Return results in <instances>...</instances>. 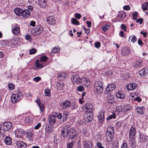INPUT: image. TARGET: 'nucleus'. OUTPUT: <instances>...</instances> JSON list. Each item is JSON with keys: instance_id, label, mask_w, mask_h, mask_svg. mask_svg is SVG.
<instances>
[{"instance_id": "obj_1", "label": "nucleus", "mask_w": 148, "mask_h": 148, "mask_svg": "<svg viewBox=\"0 0 148 148\" xmlns=\"http://www.w3.org/2000/svg\"><path fill=\"white\" fill-rule=\"evenodd\" d=\"M61 132V135L63 137H65L68 136L69 138L71 139H73L76 134L75 130L71 128L69 125H68L62 127Z\"/></svg>"}, {"instance_id": "obj_2", "label": "nucleus", "mask_w": 148, "mask_h": 148, "mask_svg": "<svg viewBox=\"0 0 148 148\" xmlns=\"http://www.w3.org/2000/svg\"><path fill=\"white\" fill-rule=\"evenodd\" d=\"M114 129L112 127H108L107 129L106 137V139L108 142H111L113 138Z\"/></svg>"}, {"instance_id": "obj_3", "label": "nucleus", "mask_w": 148, "mask_h": 148, "mask_svg": "<svg viewBox=\"0 0 148 148\" xmlns=\"http://www.w3.org/2000/svg\"><path fill=\"white\" fill-rule=\"evenodd\" d=\"M83 108L84 110L86 109V112H93L94 110V108L93 106L90 103H85L83 106Z\"/></svg>"}, {"instance_id": "obj_4", "label": "nucleus", "mask_w": 148, "mask_h": 148, "mask_svg": "<svg viewBox=\"0 0 148 148\" xmlns=\"http://www.w3.org/2000/svg\"><path fill=\"white\" fill-rule=\"evenodd\" d=\"M71 79L73 83H76L77 84H81L83 81L82 79L77 74L72 75L71 77Z\"/></svg>"}, {"instance_id": "obj_5", "label": "nucleus", "mask_w": 148, "mask_h": 148, "mask_svg": "<svg viewBox=\"0 0 148 148\" xmlns=\"http://www.w3.org/2000/svg\"><path fill=\"white\" fill-rule=\"evenodd\" d=\"M84 118L86 122H90L93 119V112H86L84 115Z\"/></svg>"}, {"instance_id": "obj_6", "label": "nucleus", "mask_w": 148, "mask_h": 148, "mask_svg": "<svg viewBox=\"0 0 148 148\" xmlns=\"http://www.w3.org/2000/svg\"><path fill=\"white\" fill-rule=\"evenodd\" d=\"M21 99L20 96L16 94H13L11 97V100L13 103H15Z\"/></svg>"}, {"instance_id": "obj_7", "label": "nucleus", "mask_w": 148, "mask_h": 148, "mask_svg": "<svg viewBox=\"0 0 148 148\" xmlns=\"http://www.w3.org/2000/svg\"><path fill=\"white\" fill-rule=\"evenodd\" d=\"M71 105V102L68 100H66L61 103L60 106L63 109L68 108Z\"/></svg>"}, {"instance_id": "obj_8", "label": "nucleus", "mask_w": 148, "mask_h": 148, "mask_svg": "<svg viewBox=\"0 0 148 148\" xmlns=\"http://www.w3.org/2000/svg\"><path fill=\"white\" fill-rule=\"evenodd\" d=\"M24 131L21 129H17L15 132V136L18 138H22L24 135Z\"/></svg>"}, {"instance_id": "obj_9", "label": "nucleus", "mask_w": 148, "mask_h": 148, "mask_svg": "<svg viewBox=\"0 0 148 148\" xmlns=\"http://www.w3.org/2000/svg\"><path fill=\"white\" fill-rule=\"evenodd\" d=\"M147 137L144 134H139L138 136V141L140 142H145L147 140Z\"/></svg>"}, {"instance_id": "obj_10", "label": "nucleus", "mask_w": 148, "mask_h": 148, "mask_svg": "<svg viewBox=\"0 0 148 148\" xmlns=\"http://www.w3.org/2000/svg\"><path fill=\"white\" fill-rule=\"evenodd\" d=\"M139 74L142 77H145L148 75V69L143 68L140 70Z\"/></svg>"}, {"instance_id": "obj_11", "label": "nucleus", "mask_w": 148, "mask_h": 148, "mask_svg": "<svg viewBox=\"0 0 148 148\" xmlns=\"http://www.w3.org/2000/svg\"><path fill=\"white\" fill-rule=\"evenodd\" d=\"M15 144L16 145L20 148H25L27 146L25 143L21 140L16 141L15 142Z\"/></svg>"}, {"instance_id": "obj_12", "label": "nucleus", "mask_w": 148, "mask_h": 148, "mask_svg": "<svg viewBox=\"0 0 148 148\" xmlns=\"http://www.w3.org/2000/svg\"><path fill=\"white\" fill-rule=\"evenodd\" d=\"M83 143L84 148H92L93 146V144L90 141L84 140L83 141Z\"/></svg>"}, {"instance_id": "obj_13", "label": "nucleus", "mask_w": 148, "mask_h": 148, "mask_svg": "<svg viewBox=\"0 0 148 148\" xmlns=\"http://www.w3.org/2000/svg\"><path fill=\"white\" fill-rule=\"evenodd\" d=\"M2 127L3 129H5L7 131H8L11 128L12 124L10 122H6L4 123Z\"/></svg>"}, {"instance_id": "obj_14", "label": "nucleus", "mask_w": 148, "mask_h": 148, "mask_svg": "<svg viewBox=\"0 0 148 148\" xmlns=\"http://www.w3.org/2000/svg\"><path fill=\"white\" fill-rule=\"evenodd\" d=\"M44 30L43 27L40 25H38L34 29V31L37 34H39L41 33Z\"/></svg>"}, {"instance_id": "obj_15", "label": "nucleus", "mask_w": 148, "mask_h": 148, "mask_svg": "<svg viewBox=\"0 0 148 148\" xmlns=\"http://www.w3.org/2000/svg\"><path fill=\"white\" fill-rule=\"evenodd\" d=\"M137 86V84L135 83H131L127 85L126 88L128 90H133L136 88Z\"/></svg>"}, {"instance_id": "obj_16", "label": "nucleus", "mask_w": 148, "mask_h": 148, "mask_svg": "<svg viewBox=\"0 0 148 148\" xmlns=\"http://www.w3.org/2000/svg\"><path fill=\"white\" fill-rule=\"evenodd\" d=\"M46 21L49 24H53L55 23V17L52 16L48 17L47 18Z\"/></svg>"}, {"instance_id": "obj_17", "label": "nucleus", "mask_w": 148, "mask_h": 148, "mask_svg": "<svg viewBox=\"0 0 148 148\" xmlns=\"http://www.w3.org/2000/svg\"><path fill=\"white\" fill-rule=\"evenodd\" d=\"M116 87L113 84L108 85L107 87L106 90V93H109V92L114 90Z\"/></svg>"}, {"instance_id": "obj_18", "label": "nucleus", "mask_w": 148, "mask_h": 148, "mask_svg": "<svg viewBox=\"0 0 148 148\" xmlns=\"http://www.w3.org/2000/svg\"><path fill=\"white\" fill-rule=\"evenodd\" d=\"M122 55L125 56L129 55L130 53V49L128 47H124L121 51Z\"/></svg>"}, {"instance_id": "obj_19", "label": "nucleus", "mask_w": 148, "mask_h": 148, "mask_svg": "<svg viewBox=\"0 0 148 148\" xmlns=\"http://www.w3.org/2000/svg\"><path fill=\"white\" fill-rule=\"evenodd\" d=\"M38 4L42 8H45L47 6V3L46 0H38Z\"/></svg>"}, {"instance_id": "obj_20", "label": "nucleus", "mask_w": 148, "mask_h": 148, "mask_svg": "<svg viewBox=\"0 0 148 148\" xmlns=\"http://www.w3.org/2000/svg\"><path fill=\"white\" fill-rule=\"evenodd\" d=\"M129 143L131 145L134 147L136 145V141L134 136H129Z\"/></svg>"}, {"instance_id": "obj_21", "label": "nucleus", "mask_w": 148, "mask_h": 148, "mask_svg": "<svg viewBox=\"0 0 148 148\" xmlns=\"http://www.w3.org/2000/svg\"><path fill=\"white\" fill-rule=\"evenodd\" d=\"M104 118V113L103 111H101L98 116V121L99 123H101Z\"/></svg>"}, {"instance_id": "obj_22", "label": "nucleus", "mask_w": 148, "mask_h": 148, "mask_svg": "<svg viewBox=\"0 0 148 148\" xmlns=\"http://www.w3.org/2000/svg\"><path fill=\"white\" fill-rule=\"evenodd\" d=\"M48 120L50 124H53L56 122L55 116L53 115L49 116L48 117Z\"/></svg>"}, {"instance_id": "obj_23", "label": "nucleus", "mask_w": 148, "mask_h": 148, "mask_svg": "<svg viewBox=\"0 0 148 148\" xmlns=\"http://www.w3.org/2000/svg\"><path fill=\"white\" fill-rule=\"evenodd\" d=\"M31 15L30 12L28 10H23L22 16L25 18H28Z\"/></svg>"}, {"instance_id": "obj_24", "label": "nucleus", "mask_w": 148, "mask_h": 148, "mask_svg": "<svg viewBox=\"0 0 148 148\" xmlns=\"http://www.w3.org/2000/svg\"><path fill=\"white\" fill-rule=\"evenodd\" d=\"M116 96L117 98L120 99H123L125 97L124 92L122 91H119L116 93Z\"/></svg>"}, {"instance_id": "obj_25", "label": "nucleus", "mask_w": 148, "mask_h": 148, "mask_svg": "<svg viewBox=\"0 0 148 148\" xmlns=\"http://www.w3.org/2000/svg\"><path fill=\"white\" fill-rule=\"evenodd\" d=\"M14 12L17 15L22 16L23 10L19 8H17L14 9Z\"/></svg>"}, {"instance_id": "obj_26", "label": "nucleus", "mask_w": 148, "mask_h": 148, "mask_svg": "<svg viewBox=\"0 0 148 148\" xmlns=\"http://www.w3.org/2000/svg\"><path fill=\"white\" fill-rule=\"evenodd\" d=\"M13 34L15 35H18L20 32V28L18 27H14L12 29Z\"/></svg>"}, {"instance_id": "obj_27", "label": "nucleus", "mask_w": 148, "mask_h": 148, "mask_svg": "<svg viewBox=\"0 0 148 148\" xmlns=\"http://www.w3.org/2000/svg\"><path fill=\"white\" fill-rule=\"evenodd\" d=\"M136 133V131L135 128L131 127L129 131V136H135Z\"/></svg>"}, {"instance_id": "obj_28", "label": "nucleus", "mask_w": 148, "mask_h": 148, "mask_svg": "<svg viewBox=\"0 0 148 148\" xmlns=\"http://www.w3.org/2000/svg\"><path fill=\"white\" fill-rule=\"evenodd\" d=\"M35 65L37 68H42L43 67L41 61L38 59L36 61Z\"/></svg>"}, {"instance_id": "obj_29", "label": "nucleus", "mask_w": 148, "mask_h": 148, "mask_svg": "<svg viewBox=\"0 0 148 148\" xmlns=\"http://www.w3.org/2000/svg\"><path fill=\"white\" fill-rule=\"evenodd\" d=\"M36 101L40 107L41 111L43 112L45 110V108L43 105L40 102V99H37Z\"/></svg>"}, {"instance_id": "obj_30", "label": "nucleus", "mask_w": 148, "mask_h": 148, "mask_svg": "<svg viewBox=\"0 0 148 148\" xmlns=\"http://www.w3.org/2000/svg\"><path fill=\"white\" fill-rule=\"evenodd\" d=\"M121 110L123 112H126L130 110V106L126 104L123 106Z\"/></svg>"}, {"instance_id": "obj_31", "label": "nucleus", "mask_w": 148, "mask_h": 148, "mask_svg": "<svg viewBox=\"0 0 148 148\" xmlns=\"http://www.w3.org/2000/svg\"><path fill=\"white\" fill-rule=\"evenodd\" d=\"M144 107H138L136 109L137 112L139 113V114H143L144 113Z\"/></svg>"}, {"instance_id": "obj_32", "label": "nucleus", "mask_w": 148, "mask_h": 148, "mask_svg": "<svg viewBox=\"0 0 148 148\" xmlns=\"http://www.w3.org/2000/svg\"><path fill=\"white\" fill-rule=\"evenodd\" d=\"M107 100L108 103H112L114 101L113 95H109L107 97Z\"/></svg>"}, {"instance_id": "obj_33", "label": "nucleus", "mask_w": 148, "mask_h": 148, "mask_svg": "<svg viewBox=\"0 0 148 148\" xmlns=\"http://www.w3.org/2000/svg\"><path fill=\"white\" fill-rule=\"evenodd\" d=\"M103 90V87H95V91L97 94H100L102 92Z\"/></svg>"}, {"instance_id": "obj_34", "label": "nucleus", "mask_w": 148, "mask_h": 148, "mask_svg": "<svg viewBox=\"0 0 148 148\" xmlns=\"http://www.w3.org/2000/svg\"><path fill=\"white\" fill-rule=\"evenodd\" d=\"M142 62L141 61H137L134 63L133 66L135 68L139 67L142 66Z\"/></svg>"}, {"instance_id": "obj_35", "label": "nucleus", "mask_w": 148, "mask_h": 148, "mask_svg": "<svg viewBox=\"0 0 148 148\" xmlns=\"http://www.w3.org/2000/svg\"><path fill=\"white\" fill-rule=\"evenodd\" d=\"M5 143L8 145H10L12 143V140L11 138L9 136H7L4 139Z\"/></svg>"}, {"instance_id": "obj_36", "label": "nucleus", "mask_w": 148, "mask_h": 148, "mask_svg": "<svg viewBox=\"0 0 148 148\" xmlns=\"http://www.w3.org/2000/svg\"><path fill=\"white\" fill-rule=\"evenodd\" d=\"M126 14L124 12H120L118 14L119 19L120 20H123L125 17Z\"/></svg>"}, {"instance_id": "obj_37", "label": "nucleus", "mask_w": 148, "mask_h": 148, "mask_svg": "<svg viewBox=\"0 0 148 148\" xmlns=\"http://www.w3.org/2000/svg\"><path fill=\"white\" fill-rule=\"evenodd\" d=\"M57 86L58 89L61 90L63 89L64 87V84L63 83L61 82H58L57 84Z\"/></svg>"}, {"instance_id": "obj_38", "label": "nucleus", "mask_w": 148, "mask_h": 148, "mask_svg": "<svg viewBox=\"0 0 148 148\" xmlns=\"http://www.w3.org/2000/svg\"><path fill=\"white\" fill-rule=\"evenodd\" d=\"M148 7V3H145L142 5V8L143 11L145 13L148 14V10H147V9Z\"/></svg>"}, {"instance_id": "obj_39", "label": "nucleus", "mask_w": 148, "mask_h": 148, "mask_svg": "<svg viewBox=\"0 0 148 148\" xmlns=\"http://www.w3.org/2000/svg\"><path fill=\"white\" fill-rule=\"evenodd\" d=\"M65 75L64 73H60L58 76V79L60 80H63L65 79Z\"/></svg>"}, {"instance_id": "obj_40", "label": "nucleus", "mask_w": 148, "mask_h": 148, "mask_svg": "<svg viewBox=\"0 0 148 148\" xmlns=\"http://www.w3.org/2000/svg\"><path fill=\"white\" fill-rule=\"evenodd\" d=\"M52 129L51 127L49 125H47L46 127V132L47 133H51L52 132Z\"/></svg>"}, {"instance_id": "obj_41", "label": "nucleus", "mask_w": 148, "mask_h": 148, "mask_svg": "<svg viewBox=\"0 0 148 148\" xmlns=\"http://www.w3.org/2000/svg\"><path fill=\"white\" fill-rule=\"evenodd\" d=\"M7 131L3 129V127H1L0 128V134L3 136L5 135L6 132Z\"/></svg>"}, {"instance_id": "obj_42", "label": "nucleus", "mask_w": 148, "mask_h": 148, "mask_svg": "<svg viewBox=\"0 0 148 148\" xmlns=\"http://www.w3.org/2000/svg\"><path fill=\"white\" fill-rule=\"evenodd\" d=\"M94 86L95 87H102V83L101 81H99L96 82H95Z\"/></svg>"}, {"instance_id": "obj_43", "label": "nucleus", "mask_w": 148, "mask_h": 148, "mask_svg": "<svg viewBox=\"0 0 148 148\" xmlns=\"http://www.w3.org/2000/svg\"><path fill=\"white\" fill-rule=\"evenodd\" d=\"M72 23L76 25H78L79 24V21L75 18H73L71 20Z\"/></svg>"}, {"instance_id": "obj_44", "label": "nucleus", "mask_w": 148, "mask_h": 148, "mask_svg": "<svg viewBox=\"0 0 148 148\" xmlns=\"http://www.w3.org/2000/svg\"><path fill=\"white\" fill-rule=\"evenodd\" d=\"M116 118V115L114 113H113L112 115H111L110 116L108 117L107 118V120H109L112 119H115Z\"/></svg>"}, {"instance_id": "obj_45", "label": "nucleus", "mask_w": 148, "mask_h": 148, "mask_svg": "<svg viewBox=\"0 0 148 148\" xmlns=\"http://www.w3.org/2000/svg\"><path fill=\"white\" fill-rule=\"evenodd\" d=\"M26 138L29 139L31 138L32 136V133L31 132H26Z\"/></svg>"}, {"instance_id": "obj_46", "label": "nucleus", "mask_w": 148, "mask_h": 148, "mask_svg": "<svg viewBox=\"0 0 148 148\" xmlns=\"http://www.w3.org/2000/svg\"><path fill=\"white\" fill-rule=\"evenodd\" d=\"M25 121L27 123H30L32 122V119L29 117H27L25 118Z\"/></svg>"}, {"instance_id": "obj_47", "label": "nucleus", "mask_w": 148, "mask_h": 148, "mask_svg": "<svg viewBox=\"0 0 148 148\" xmlns=\"http://www.w3.org/2000/svg\"><path fill=\"white\" fill-rule=\"evenodd\" d=\"M77 89L78 91L82 92L84 89V87L82 85H80L77 87Z\"/></svg>"}, {"instance_id": "obj_48", "label": "nucleus", "mask_w": 148, "mask_h": 148, "mask_svg": "<svg viewBox=\"0 0 148 148\" xmlns=\"http://www.w3.org/2000/svg\"><path fill=\"white\" fill-rule=\"evenodd\" d=\"M60 50L59 49L56 47L53 48L51 53L54 54L55 53L58 52Z\"/></svg>"}, {"instance_id": "obj_49", "label": "nucleus", "mask_w": 148, "mask_h": 148, "mask_svg": "<svg viewBox=\"0 0 148 148\" xmlns=\"http://www.w3.org/2000/svg\"><path fill=\"white\" fill-rule=\"evenodd\" d=\"M50 90L49 89H46L45 90V95L46 96L49 95L50 93Z\"/></svg>"}, {"instance_id": "obj_50", "label": "nucleus", "mask_w": 148, "mask_h": 148, "mask_svg": "<svg viewBox=\"0 0 148 148\" xmlns=\"http://www.w3.org/2000/svg\"><path fill=\"white\" fill-rule=\"evenodd\" d=\"M110 27L109 25H106L104 27H102L103 30L105 32Z\"/></svg>"}, {"instance_id": "obj_51", "label": "nucleus", "mask_w": 148, "mask_h": 148, "mask_svg": "<svg viewBox=\"0 0 148 148\" xmlns=\"http://www.w3.org/2000/svg\"><path fill=\"white\" fill-rule=\"evenodd\" d=\"M74 146V143L71 142L67 144V148H72Z\"/></svg>"}, {"instance_id": "obj_52", "label": "nucleus", "mask_w": 148, "mask_h": 148, "mask_svg": "<svg viewBox=\"0 0 148 148\" xmlns=\"http://www.w3.org/2000/svg\"><path fill=\"white\" fill-rule=\"evenodd\" d=\"M36 52V51L35 49L33 48L30 50L29 54H35Z\"/></svg>"}, {"instance_id": "obj_53", "label": "nucleus", "mask_w": 148, "mask_h": 148, "mask_svg": "<svg viewBox=\"0 0 148 148\" xmlns=\"http://www.w3.org/2000/svg\"><path fill=\"white\" fill-rule=\"evenodd\" d=\"M112 147H115L116 148H118V143L116 141H114L113 142Z\"/></svg>"}, {"instance_id": "obj_54", "label": "nucleus", "mask_w": 148, "mask_h": 148, "mask_svg": "<svg viewBox=\"0 0 148 148\" xmlns=\"http://www.w3.org/2000/svg\"><path fill=\"white\" fill-rule=\"evenodd\" d=\"M47 58V57L46 56H41L40 58V59L41 62L42 61H45L46 60Z\"/></svg>"}, {"instance_id": "obj_55", "label": "nucleus", "mask_w": 148, "mask_h": 148, "mask_svg": "<svg viewBox=\"0 0 148 148\" xmlns=\"http://www.w3.org/2000/svg\"><path fill=\"white\" fill-rule=\"evenodd\" d=\"M41 79V77H36L34 78V80L35 82H38Z\"/></svg>"}, {"instance_id": "obj_56", "label": "nucleus", "mask_w": 148, "mask_h": 148, "mask_svg": "<svg viewBox=\"0 0 148 148\" xmlns=\"http://www.w3.org/2000/svg\"><path fill=\"white\" fill-rule=\"evenodd\" d=\"M67 113L66 112H64L63 113V115L62 116V117L63 118V121L66 120L67 119Z\"/></svg>"}, {"instance_id": "obj_57", "label": "nucleus", "mask_w": 148, "mask_h": 148, "mask_svg": "<svg viewBox=\"0 0 148 148\" xmlns=\"http://www.w3.org/2000/svg\"><path fill=\"white\" fill-rule=\"evenodd\" d=\"M132 17L134 20H135L137 18V13L135 12L134 13L132 14Z\"/></svg>"}, {"instance_id": "obj_58", "label": "nucleus", "mask_w": 148, "mask_h": 148, "mask_svg": "<svg viewBox=\"0 0 148 148\" xmlns=\"http://www.w3.org/2000/svg\"><path fill=\"white\" fill-rule=\"evenodd\" d=\"M136 40L137 38L135 36H134L132 38L131 41L132 42L134 43L136 41Z\"/></svg>"}, {"instance_id": "obj_59", "label": "nucleus", "mask_w": 148, "mask_h": 148, "mask_svg": "<svg viewBox=\"0 0 148 148\" xmlns=\"http://www.w3.org/2000/svg\"><path fill=\"white\" fill-rule=\"evenodd\" d=\"M8 88L10 90H13L14 88V86L12 84H10L8 85Z\"/></svg>"}, {"instance_id": "obj_60", "label": "nucleus", "mask_w": 148, "mask_h": 148, "mask_svg": "<svg viewBox=\"0 0 148 148\" xmlns=\"http://www.w3.org/2000/svg\"><path fill=\"white\" fill-rule=\"evenodd\" d=\"M130 8V7L129 5H125L123 7V9L125 10H129Z\"/></svg>"}, {"instance_id": "obj_61", "label": "nucleus", "mask_w": 148, "mask_h": 148, "mask_svg": "<svg viewBox=\"0 0 148 148\" xmlns=\"http://www.w3.org/2000/svg\"><path fill=\"white\" fill-rule=\"evenodd\" d=\"M83 28L84 29V30L85 31V32L86 34H88L90 33V30L89 29H86L84 26H83Z\"/></svg>"}, {"instance_id": "obj_62", "label": "nucleus", "mask_w": 148, "mask_h": 148, "mask_svg": "<svg viewBox=\"0 0 148 148\" xmlns=\"http://www.w3.org/2000/svg\"><path fill=\"white\" fill-rule=\"evenodd\" d=\"M95 46L97 48H99L100 47V42H97L95 43Z\"/></svg>"}, {"instance_id": "obj_63", "label": "nucleus", "mask_w": 148, "mask_h": 148, "mask_svg": "<svg viewBox=\"0 0 148 148\" xmlns=\"http://www.w3.org/2000/svg\"><path fill=\"white\" fill-rule=\"evenodd\" d=\"M121 148H127V143H124L122 145Z\"/></svg>"}, {"instance_id": "obj_64", "label": "nucleus", "mask_w": 148, "mask_h": 148, "mask_svg": "<svg viewBox=\"0 0 148 148\" xmlns=\"http://www.w3.org/2000/svg\"><path fill=\"white\" fill-rule=\"evenodd\" d=\"M41 125V123H39L36 125L34 127V128L36 130L38 129L40 127Z\"/></svg>"}]
</instances>
